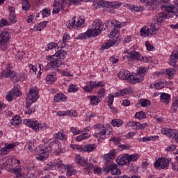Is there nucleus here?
I'll return each mask as SVG.
<instances>
[{
  "label": "nucleus",
  "mask_w": 178,
  "mask_h": 178,
  "mask_svg": "<svg viewBox=\"0 0 178 178\" xmlns=\"http://www.w3.org/2000/svg\"><path fill=\"white\" fill-rule=\"evenodd\" d=\"M166 17V14L159 13L157 17L152 20V23L149 28L145 26L140 29V35L142 37H149V35H155L156 31L159 29V26L163 24V18Z\"/></svg>",
  "instance_id": "f257e3e1"
},
{
  "label": "nucleus",
  "mask_w": 178,
  "mask_h": 178,
  "mask_svg": "<svg viewBox=\"0 0 178 178\" xmlns=\"http://www.w3.org/2000/svg\"><path fill=\"white\" fill-rule=\"evenodd\" d=\"M105 30L104 23L99 19H95L92 24L91 29H89L85 33L79 34L76 36V40H88L91 37H98Z\"/></svg>",
  "instance_id": "f03ea898"
},
{
  "label": "nucleus",
  "mask_w": 178,
  "mask_h": 178,
  "mask_svg": "<svg viewBox=\"0 0 178 178\" xmlns=\"http://www.w3.org/2000/svg\"><path fill=\"white\" fill-rule=\"evenodd\" d=\"M44 146H38L35 149L36 155L39 156H49L51 152L52 151V145L56 144V140L48 139L47 138L42 140Z\"/></svg>",
  "instance_id": "7ed1b4c3"
},
{
  "label": "nucleus",
  "mask_w": 178,
  "mask_h": 178,
  "mask_svg": "<svg viewBox=\"0 0 178 178\" xmlns=\"http://www.w3.org/2000/svg\"><path fill=\"white\" fill-rule=\"evenodd\" d=\"M118 77L121 80H126L128 83L136 84L144 81V76L136 74H132L127 70H122L118 73Z\"/></svg>",
  "instance_id": "20e7f679"
},
{
  "label": "nucleus",
  "mask_w": 178,
  "mask_h": 178,
  "mask_svg": "<svg viewBox=\"0 0 178 178\" xmlns=\"http://www.w3.org/2000/svg\"><path fill=\"white\" fill-rule=\"evenodd\" d=\"M93 129L98 131L94 134V137H96L97 138H104V136H107V137H109L112 133L109 129H111V124H96L93 125Z\"/></svg>",
  "instance_id": "39448f33"
},
{
  "label": "nucleus",
  "mask_w": 178,
  "mask_h": 178,
  "mask_svg": "<svg viewBox=\"0 0 178 178\" xmlns=\"http://www.w3.org/2000/svg\"><path fill=\"white\" fill-rule=\"evenodd\" d=\"M24 124L31 127L35 131H40V130H47L48 129V124L46 123H40L37 120L25 119L23 120Z\"/></svg>",
  "instance_id": "423d86ee"
},
{
  "label": "nucleus",
  "mask_w": 178,
  "mask_h": 178,
  "mask_svg": "<svg viewBox=\"0 0 178 178\" xmlns=\"http://www.w3.org/2000/svg\"><path fill=\"white\" fill-rule=\"evenodd\" d=\"M111 159H115V157L111 156H104V162L109 165H107L106 168H104V171L108 173V172H111V175L116 176V175H120V169L118 168V165L116 164L112 165L111 164Z\"/></svg>",
  "instance_id": "0eeeda50"
},
{
  "label": "nucleus",
  "mask_w": 178,
  "mask_h": 178,
  "mask_svg": "<svg viewBox=\"0 0 178 178\" xmlns=\"http://www.w3.org/2000/svg\"><path fill=\"white\" fill-rule=\"evenodd\" d=\"M170 161V158L159 157L154 162V168H156V169H158V170L168 169Z\"/></svg>",
  "instance_id": "6e6552de"
},
{
  "label": "nucleus",
  "mask_w": 178,
  "mask_h": 178,
  "mask_svg": "<svg viewBox=\"0 0 178 178\" xmlns=\"http://www.w3.org/2000/svg\"><path fill=\"white\" fill-rule=\"evenodd\" d=\"M40 98V94L37 87L30 88L26 97V104H34Z\"/></svg>",
  "instance_id": "1a4fd4ad"
},
{
  "label": "nucleus",
  "mask_w": 178,
  "mask_h": 178,
  "mask_svg": "<svg viewBox=\"0 0 178 178\" xmlns=\"http://www.w3.org/2000/svg\"><path fill=\"white\" fill-rule=\"evenodd\" d=\"M9 40H10V33L8 31H4L0 33V49L5 51L8 49L9 45Z\"/></svg>",
  "instance_id": "9d476101"
},
{
  "label": "nucleus",
  "mask_w": 178,
  "mask_h": 178,
  "mask_svg": "<svg viewBox=\"0 0 178 178\" xmlns=\"http://www.w3.org/2000/svg\"><path fill=\"white\" fill-rule=\"evenodd\" d=\"M83 1L88 2V0H61V12H69V6H71L72 3L80 5Z\"/></svg>",
  "instance_id": "9b49d317"
},
{
  "label": "nucleus",
  "mask_w": 178,
  "mask_h": 178,
  "mask_svg": "<svg viewBox=\"0 0 178 178\" xmlns=\"http://www.w3.org/2000/svg\"><path fill=\"white\" fill-rule=\"evenodd\" d=\"M47 60H50L51 62L49 63L46 67L45 70H49L51 69H58L60 65H62V61L59 60V58H57L56 57H54V58L52 57V56H48L47 57Z\"/></svg>",
  "instance_id": "f8f14e48"
},
{
  "label": "nucleus",
  "mask_w": 178,
  "mask_h": 178,
  "mask_svg": "<svg viewBox=\"0 0 178 178\" xmlns=\"http://www.w3.org/2000/svg\"><path fill=\"white\" fill-rule=\"evenodd\" d=\"M72 149H77L79 152H92L95 149V145H86L83 147L80 145H71Z\"/></svg>",
  "instance_id": "ddd939ff"
},
{
  "label": "nucleus",
  "mask_w": 178,
  "mask_h": 178,
  "mask_svg": "<svg viewBox=\"0 0 178 178\" xmlns=\"http://www.w3.org/2000/svg\"><path fill=\"white\" fill-rule=\"evenodd\" d=\"M161 132L163 136H167L169 138H174L178 141V130L164 127L161 129Z\"/></svg>",
  "instance_id": "4468645a"
},
{
  "label": "nucleus",
  "mask_w": 178,
  "mask_h": 178,
  "mask_svg": "<svg viewBox=\"0 0 178 178\" xmlns=\"http://www.w3.org/2000/svg\"><path fill=\"white\" fill-rule=\"evenodd\" d=\"M137 159V156H118L116 159V162L121 165H130V162H136Z\"/></svg>",
  "instance_id": "2eb2a0df"
},
{
  "label": "nucleus",
  "mask_w": 178,
  "mask_h": 178,
  "mask_svg": "<svg viewBox=\"0 0 178 178\" xmlns=\"http://www.w3.org/2000/svg\"><path fill=\"white\" fill-rule=\"evenodd\" d=\"M19 143H6L4 147H0V155H6L8 152H10V149L17 147Z\"/></svg>",
  "instance_id": "dca6fc26"
},
{
  "label": "nucleus",
  "mask_w": 178,
  "mask_h": 178,
  "mask_svg": "<svg viewBox=\"0 0 178 178\" xmlns=\"http://www.w3.org/2000/svg\"><path fill=\"white\" fill-rule=\"evenodd\" d=\"M14 161L17 162V163H18V165L20 163L19 160H16L13 157H10V159L8 157H3L0 161V163H1V165H3V166H12V165H13V164H12V163Z\"/></svg>",
  "instance_id": "f3484780"
},
{
  "label": "nucleus",
  "mask_w": 178,
  "mask_h": 178,
  "mask_svg": "<svg viewBox=\"0 0 178 178\" xmlns=\"http://www.w3.org/2000/svg\"><path fill=\"white\" fill-rule=\"evenodd\" d=\"M63 166V163L62 161L58 162H50L47 164V168H44L45 170H55L56 168H62Z\"/></svg>",
  "instance_id": "a211bd4d"
},
{
  "label": "nucleus",
  "mask_w": 178,
  "mask_h": 178,
  "mask_svg": "<svg viewBox=\"0 0 178 178\" xmlns=\"http://www.w3.org/2000/svg\"><path fill=\"white\" fill-rule=\"evenodd\" d=\"M163 8L165 11L159 13H164V15H166V17L163 18V21L164 22V19H169L168 13H175V10H176V8L172 5H165L163 6Z\"/></svg>",
  "instance_id": "6ab92c4d"
},
{
  "label": "nucleus",
  "mask_w": 178,
  "mask_h": 178,
  "mask_svg": "<svg viewBox=\"0 0 178 178\" xmlns=\"http://www.w3.org/2000/svg\"><path fill=\"white\" fill-rule=\"evenodd\" d=\"M62 0H55L53 4L54 8L52 13L53 15H58L60 10H62Z\"/></svg>",
  "instance_id": "aec40b11"
},
{
  "label": "nucleus",
  "mask_w": 178,
  "mask_h": 178,
  "mask_svg": "<svg viewBox=\"0 0 178 178\" xmlns=\"http://www.w3.org/2000/svg\"><path fill=\"white\" fill-rule=\"evenodd\" d=\"M84 22H86V18L84 16L80 15L76 19L75 17V29H81V27H84Z\"/></svg>",
  "instance_id": "412c9836"
},
{
  "label": "nucleus",
  "mask_w": 178,
  "mask_h": 178,
  "mask_svg": "<svg viewBox=\"0 0 178 178\" xmlns=\"http://www.w3.org/2000/svg\"><path fill=\"white\" fill-rule=\"evenodd\" d=\"M88 168V170H89V172L92 171L95 175H102V169L98 167V165H94V164L90 163Z\"/></svg>",
  "instance_id": "4be33fe9"
},
{
  "label": "nucleus",
  "mask_w": 178,
  "mask_h": 178,
  "mask_svg": "<svg viewBox=\"0 0 178 178\" xmlns=\"http://www.w3.org/2000/svg\"><path fill=\"white\" fill-rule=\"evenodd\" d=\"M76 162L77 165H80L81 166H83V168H85V169L88 170L90 163H88V161L86 160L84 157H78L76 159Z\"/></svg>",
  "instance_id": "5701e85b"
},
{
  "label": "nucleus",
  "mask_w": 178,
  "mask_h": 178,
  "mask_svg": "<svg viewBox=\"0 0 178 178\" xmlns=\"http://www.w3.org/2000/svg\"><path fill=\"white\" fill-rule=\"evenodd\" d=\"M128 55L124 56V60L127 58V59H135L136 60H138L140 59V53L136 51L135 50H133L132 51H129Z\"/></svg>",
  "instance_id": "b1692460"
},
{
  "label": "nucleus",
  "mask_w": 178,
  "mask_h": 178,
  "mask_svg": "<svg viewBox=\"0 0 178 178\" xmlns=\"http://www.w3.org/2000/svg\"><path fill=\"white\" fill-rule=\"evenodd\" d=\"M88 98L90 99V105H92L93 106L98 105V104L102 101L101 97L95 95L88 96Z\"/></svg>",
  "instance_id": "393cba45"
},
{
  "label": "nucleus",
  "mask_w": 178,
  "mask_h": 178,
  "mask_svg": "<svg viewBox=\"0 0 178 178\" xmlns=\"http://www.w3.org/2000/svg\"><path fill=\"white\" fill-rule=\"evenodd\" d=\"M128 127H131L133 130H141V123L138 122L129 121L127 123Z\"/></svg>",
  "instance_id": "a878e982"
},
{
  "label": "nucleus",
  "mask_w": 178,
  "mask_h": 178,
  "mask_svg": "<svg viewBox=\"0 0 178 178\" xmlns=\"http://www.w3.org/2000/svg\"><path fill=\"white\" fill-rule=\"evenodd\" d=\"M158 138H159V136H145L143 138H140L138 139V143H148L149 141H155V140H158Z\"/></svg>",
  "instance_id": "bb28decb"
},
{
  "label": "nucleus",
  "mask_w": 178,
  "mask_h": 178,
  "mask_svg": "<svg viewBox=\"0 0 178 178\" xmlns=\"http://www.w3.org/2000/svg\"><path fill=\"white\" fill-rule=\"evenodd\" d=\"M47 24H48V22L44 21L42 22L39 24H35L33 26V31H42V30H44L47 27Z\"/></svg>",
  "instance_id": "cd10ccee"
},
{
  "label": "nucleus",
  "mask_w": 178,
  "mask_h": 178,
  "mask_svg": "<svg viewBox=\"0 0 178 178\" xmlns=\"http://www.w3.org/2000/svg\"><path fill=\"white\" fill-rule=\"evenodd\" d=\"M108 3L109 2L105 0H99L98 2L93 3V6L96 9H99V8H108Z\"/></svg>",
  "instance_id": "c85d7f7f"
},
{
  "label": "nucleus",
  "mask_w": 178,
  "mask_h": 178,
  "mask_svg": "<svg viewBox=\"0 0 178 178\" xmlns=\"http://www.w3.org/2000/svg\"><path fill=\"white\" fill-rule=\"evenodd\" d=\"M62 168H64V169L67 170V176L68 177H70V176H73V175H76V173H77V171L73 169L72 166L67 165H65L63 164Z\"/></svg>",
  "instance_id": "c756f323"
},
{
  "label": "nucleus",
  "mask_w": 178,
  "mask_h": 178,
  "mask_svg": "<svg viewBox=\"0 0 178 178\" xmlns=\"http://www.w3.org/2000/svg\"><path fill=\"white\" fill-rule=\"evenodd\" d=\"M66 51L65 50H59L56 53H55L54 55L52 56L53 59H55V58H57L59 60L60 59H65L66 58Z\"/></svg>",
  "instance_id": "7c9ffc66"
},
{
  "label": "nucleus",
  "mask_w": 178,
  "mask_h": 178,
  "mask_svg": "<svg viewBox=\"0 0 178 178\" xmlns=\"http://www.w3.org/2000/svg\"><path fill=\"white\" fill-rule=\"evenodd\" d=\"M160 99L163 104H169V102H170V95L162 92L160 96Z\"/></svg>",
  "instance_id": "2f4dec72"
},
{
  "label": "nucleus",
  "mask_w": 178,
  "mask_h": 178,
  "mask_svg": "<svg viewBox=\"0 0 178 178\" xmlns=\"http://www.w3.org/2000/svg\"><path fill=\"white\" fill-rule=\"evenodd\" d=\"M115 44H116V40L111 39L108 40L107 42L103 44L102 46V48H103V49H109L111 47H114Z\"/></svg>",
  "instance_id": "473e14b6"
},
{
  "label": "nucleus",
  "mask_w": 178,
  "mask_h": 178,
  "mask_svg": "<svg viewBox=\"0 0 178 178\" xmlns=\"http://www.w3.org/2000/svg\"><path fill=\"white\" fill-rule=\"evenodd\" d=\"M67 99L66 95L62 94V93H58L54 96V102H65V100Z\"/></svg>",
  "instance_id": "72a5a7b5"
},
{
  "label": "nucleus",
  "mask_w": 178,
  "mask_h": 178,
  "mask_svg": "<svg viewBox=\"0 0 178 178\" xmlns=\"http://www.w3.org/2000/svg\"><path fill=\"white\" fill-rule=\"evenodd\" d=\"M14 74L15 71L13 70V68L10 67H7V69L3 72V76H4V77H10L11 79Z\"/></svg>",
  "instance_id": "f704fd0d"
},
{
  "label": "nucleus",
  "mask_w": 178,
  "mask_h": 178,
  "mask_svg": "<svg viewBox=\"0 0 178 178\" xmlns=\"http://www.w3.org/2000/svg\"><path fill=\"white\" fill-rule=\"evenodd\" d=\"M122 6V3L118 1L108 2V9H119Z\"/></svg>",
  "instance_id": "c9c22d12"
},
{
  "label": "nucleus",
  "mask_w": 178,
  "mask_h": 178,
  "mask_svg": "<svg viewBox=\"0 0 178 178\" xmlns=\"http://www.w3.org/2000/svg\"><path fill=\"white\" fill-rule=\"evenodd\" d=\"M139 104L143 108H149L151 106V101L147 99H141Z\"/></svg>",
  "instance_id": "e433bc0d"
},
{
  "label": "nucleus",
  "mask_w": 178,
  "mask_h": 178,
  "mask_svg": "<svg viewBox=\"0 0 178 178\" xmlns=\"http://www.w3.org/2000/svg\"><path fill=\"white\" fill-rule=\"evenodd\" d=\"M86 92H91L92 90H94V85L92 84V81H89L86 83V86L83 88Z\"/></svg>",
  "instance_id": "4c0bfd02"
},
{
  "label": "nucleus",
  "mask_w": 178,
  "mask_h": 178,
  "mask_svg": "<svg viewBox=\"0 0 178 178\" xmlns=\"http://www.w3.org/2000/svg\"><path fill=\"white\" fill-rule=\"evenodd\" d=\"M90 137H91V134H82L77 136L76 140L78 143H80V141L87 140L88 138H90Z\"/></svg>",
  "instance_id": "58836bf2"
},
{
  "label": "nucleus",
  "mask_w": 178,
  "mask_h": 178,
  "mask_svg": "<svg viewBox=\"0 0 178 178\" xmlns=\"http://www.w3.org/2000/svg\"><path fill=\"white\" fill-rule=\"evenodd\" d=\"M26 107L25 108L26 115H31L33 112H35V108H37V106H35L32 108V109H31L30 107L31 106L32 104H28L27 102H26Z\"/></svg>",
  "instance_id": "ea45409f"
},
{
  "label": "nucleus",
  "mask_w": 178,
  "mask_h": 178,
  "mask_svg": "<svg viewBox=\"0 0 178 178\" xmlns=\"http://www.w3.org/2000/svg\"><path fill=\"white\" fill-rule=\"evenodd\" d=\"M46 81L48 84H54L56 81V76L54 74H49L46 77Z\"/></svg>",
  "instance_id": "a19ab883"
},
{
  "label": "nucleus",
  "mask_w": 178,
  "mask_h": 178,
  "mask_svg": "<svg viewBox=\"0 0 178 178\" xmlns=\"http://www.w3.org/2000/svg\"><path fill=\"white\" fill-rule=\"evenodd\" d=\"M165 87V83L164 82H157L154 83V85L150 86V88H155V90H162Z\"/></svg>",
  "instance_id": "79ce46f5"
},
{
  "label": "nucleus",
  "mask_w": 178,
  "mask_h": 178,
  "mask_svg": "<svg viewBox=\"0 0 178 178\" xmlns=\"http://www.w3.org/2000/svg\"><path fill=\"white\" fill-rule=\"evenodd\" d=\"M165 74L168 76V79L172 80V79H173V76L176 74V70L173 68H169L166 70Z\"/></svg>",
  "instance_id": "37998d69"
},
{
  "label": "nucleus",
  "mask_w": 178,
  "mask_h": 178,
  "mask_svg": "<svg viewBox=\"0 0 178 178\" xmlns=\"http://www.w3.org/2000/svg\"><path fill=\"white\" fill-rule=\"evenodd\" d=\"M109 38H119V29H113V31L108 34Z\"/></svg>",
  "instance_id": "c03bdc74"
},
{
  "label": "nucleus",
  "mask_w": 178,
  "mask_h": 178,
  "mask_svg": "<svg viewBox=\"0 0 178 178\" xmlns=\"http://www.w3.org/2000/svg\"><path fill=\"white\" fill-rule=\"evenodd\" d=\"M54 138H57V140H62L63 141H66V135L63 131L58 132L54 135Z\"/></svg>",
  "instance_id": "a18cd8bd"
},
{
  "label": "nucleus",
  "mask_w": 178,
  "mask_h": 178,
  "mask_svg": "<svg viewBox=\"0 0 178 178\" xmlns=\"http://www.w3.org/2000/svg\"><path fill=\"white\" fill-rule=\"evenodd\" d=\"M111 124L114 127H120L123 124V121L120 119H115L111 121Z\"/></svg>",
  "instance_id": "49530a36"
},
{
  "label": "nucleus",
  "mask_w": 178,
  "mask_h": 178,
  "mask_svg": "<svg viewBox=\"0 0 178 178\" xmlns=\"http://www.w3.org/2000/svg\"><path fill=\"white\" fill-rule=\"evenodd\" d=\"M177 108H178V97H176L173 99V102L171 106V111H172V112H176L177 111Z\"/></svg>",
  "instance_id": "de8ad7c7"
},
{
  "label": "nucleus",
  "mask_w": 178,
  "mask_h": 178,
  "mask_svg": "<svg viewBox=\"0 0 178 178\" xmlns=\"http://www.w3.org/2000/svg\"><path fill=\"white\" fill-rule=\"evenodd\" d=\"M20 122H22L20 117L16 115L12 118L11 124H13V126H17L18 124H20Z\"/></svg>",
  "instance_id": "09e8293b"
},
{
  "label": "nucleus",
  "mask_w": 178,
  "mask_h": 178,
  "mask_svg": "<svg viewBox=\"0 0 178 178\" xmlns=\"http://www.w3.org/2000/svg\"><path fill=\"white\" fill-rule=\"evenodd\" d=\"M76 17H73L71 20H69V23L67 25V29H76Z\"/></svg>",
  "instance_id": "8fccbe9b"
},
{
  "label": "nucleus",
  "mask_w": 178,
  "mask_h": 178,
  "mask_svg": "<svg viewBox=\"0 0 178 178\" xmlns=\"http://www.w3.org/2000/svg\"><path fill=\"white\" fill-rule=\"evenodd\" d=\"M135 118L136 119L142 120L143 119H145V118H147V115L143 111H139L135 114Z\"/></svg>",
  "instance_id": "3c124183"
},
{
  "label": "nucleus",
  "mask_w": 178,
  "mask_h": 178,
  "mask_svg": "<svg viewBox=\"0 0 178 178\" xmlns=\"http://www.w3.org/2000/svg\"><path fill=\"white\" fill-rule=\"evenodd\" d=\"M131 91H133V89H131V88H129L121 90L119 92L120 97H124V95H127V94H131Z\"/></svg>",
  "instance_id": "603ef678"
},
{
  "label": "nucleus",
  "mask_w": 178,
  "mask_h": 178,
  "mask_svg": "<svg viewBox=\"0 0 178 178\" xmlns=\"http://www.w3.org/2000/svg\"><path fill=\"white\" fill-rule=\"evenodd\" d=\"M108 24H113V26L115 27L114 29H117L118 30H119L120 27H124V26H126V23H120V22H115V23L111 22H108Z\"/></svg>",
  "instance_id": "864d4df0"
},
{
  "label": "nucleus",
  "mask_w": 178,
  "mask_h": 178,
  "mask_svg": "<svg viewBox=\"0 0 178 178\" xmlns=\"http://www.w3.org/2000/svg\"><path fill=\"white\" fill-rule=\"evenodd\" d=\"M177 62V58L172 54L170 57V59L168 60L169 65H170V66H172L173 67H175V66H176Z\"/></svg>",
  "instance_id": "5fc2aeb1"
},
{
  "label": "nucleus",
  "mask_w": 178,
  "mask_h": 178,
  "mask_svg": "<svg viewBox=\"0 0 178 178\" xmlns=\"http://www.w3.org/2000/svg\"><path fill=\"white\" fill-rule=\"evenodd\" d=\"M92 83L93 84L94 88H97L98 87H105V82L104 81H92Z\"/></svg>",
  "instance_id": "6e6d98bb"
},
{
  "label": "nucleus",
  "mask_w": 178,
  "mask_h": 178,
  "mask_svg": "<svg viewBox=\"0 0 178 178\" xmlns=\"http://www.w3.org/2000/svg\"><path fill=\"white\" fill-rule=\"evenodd\" d=\"M22 10L27 11L30 9V3H29V1L27 0H22Z\"/></svg>",
  "instance_id": "4d7b16f0"
},
{
  "label": "nucleus",
  "mask_w": 178,
  "mask_h": 178,
  "mask_svg": "<svg viewBox=\"0 0 178 178\" xmlns=\"http://www.w3.org/2000/svg\"><path fill=\"white\" fill-rule=\"evenodd\" d=\"M147 70H148L147 69V67H140L138 68V74H138V76H143V77L144 79V74H145V73H147Z\"/></svg>",
  "instance_id": "13d9d810"
},
{
  "label": "nucleus",
  "mask_w": 178,
  "mask_h": 178,
  "mask_svg": "<svg viewBox=\"0 0 178 178\" xmlns=\"http://www.w3.org/2000/svg\"><path fill=\"white\" fill-rule=\"evenodd\" d=\"M13 81H14L15 83H17V81H20V80H22V76L20 75V74L19 73H14V75H13Z\"/></svg>",
  "instance_id": "bf43d9fd"
},
{
  "label": "nucleus",
  "mask_w": 178,
  "mask_h": 178,
  "mask_svg": "<svg viewBox=\"0 0 178 178\" xmlns=\"http://www.w3.org/2000/svg\"><path fill=\"white\" fill-rule=\"evenodd\" d=\"M79 90V87L76 85H70L68 88V92H76Z\"/></svg>",
  "instance_id": "052dcab7"
},
{
  "label": "nucleus",
  "mask_w": 178,
  "mask_h": 178,
  "mask_svg": "<svg viewBox=\"0 0 178 178\" xmlns=\"http://www.w3.org/2000/svg\"><path fill=\"white\" fill-rule=\"evenodd\" d=\"M40 13H42V17H49L51 15V10L48 9H43L42 11H40Z\"/></svg>",
  "instance_id": "680f3d73"
},
{
  "label": "nucleus",
  "mask_w": 178,
  "mask_h": 178,
  "mask_svg": "<svg viewBox=\"0 0 178 178\" xmlns=\"http://www.w3.org/2000/svg\"><path fill=\"white\" fill-rule=\"evenodd\" d=\"M70 131L74 134V136H77V134H81V133H83V131L78 129L77 127H72Z\"/></svg>",
  "instance_id": "e2e57ef3"
},
{
  "label": "nucleus",
  "mask_w": 178,
  "mask_h": 178,
  "mask_svg": "<svg viewBox=\"0 0 178 178\" xmlns=\"http://www.w3.org/2000/svg\"><path fill=\"white\" fill-rule=\"evenodd\" d=\"M141 62H144L145 63H149V62H152V58L149 56H142L140 58Z\"/></svg>",
  "instance_id": "0e129e2a"
},
{
  "label": "nucleus",
  "mask_w": 178,
  "mask_h": 178,
  "mask_svg": "<svg viewBox=\"0 0 178 178\" xmlns=\"http://www.w3.org/2000/svg\"><path fill=\"white\" fill-rule=\"evenodd\" d=\"M26 147L28 148L29 152H30V151H33V148H34V141L32 140H29L26 144Z\"/></svg>",
  "instance_id": "69168bd1"
},
{
  "label": "nucleus",
  "mask_w": 178,
  "mask_h": 178,
  "mask_svg": "<svg viewBox=\"0 0 178 178\" xmlns=\"http://www.w3.org/2000/svg\"><path fill=\"white\" fill-rule=\"evenodd\" d=\"M9 21L10 23H16V22H17V17L16 16V14H10Z\"/></svg>",
  "instance_id": "338daca9"
},
{
  "label": "nucleus",
  "mask_w": 178,
  "mask_h": 178,
  "mask_svg": "<svg viewBox=\"0 0 178 178\" xmlns=\"http://www.w3.org/2000/svg\"><path fill=\"white\" fill-rule=\"evenodd\" d=\"M58 44L55 42H50L48 44L47 47L46 48L47 51H49L50 49H54L56 48Z\"/></svg>",
  "instance_id": "774afa93"
}]
</instances>
